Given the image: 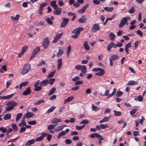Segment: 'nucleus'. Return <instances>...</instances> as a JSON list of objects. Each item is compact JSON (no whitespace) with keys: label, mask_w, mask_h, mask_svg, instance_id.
<instances>
[{"label":"nucleus","mask_w":146,"mask_h":146,"mask_svg":"<svg viewBox=\"0 0 146 146\" xmlns=\"http://www.w3.org/2000/svg\"><path fill=\"white\" fill-rule=\"evenodd\" d=\"M17 105V103L14 101H11L8 102L6 105L9 106L6 108L5 111H8L12 110L14 107L16 106Z\"/></svg>","instance_id":"obj_1"},{"label":"nucleus","mask_w":146,"mask_h":146,"mask_svg":"<svg viewBox=\"0 0 146 146\" xmlns=\"http://www.w3.org/2000/svg\"><path fill=\"white\" fill-rule=\"evenodd\" d=\"M31 69V65L29 64H25L24 65L23 68L21 72L22 75H24L28 72Z\"/></svg>","instance_id":"obj_2"},{"label":"nucleus","mask_w":146,"mask_h":146,"mask_svg":"<svg viewBox=\"0 0 146 146\" xmlns=\"http://www.w3.org/2000/svg\"><path fill=\"white\" fill-rule=\"evenodd\" d=\"M69 21L68 18H63L62 21V22L60 25V27L61 28L65 27L68 24V23Z\"/></svg>","instance_id":"obj_3"},{"label":"nucleus","mask_w":146,"mask_h":146,"mask_svg":"<svg viewBox=\"0 0 146 146\" xmlns=\"http://www.w3.org/2000/svg\"><path fill=\"white\" fill-rule=\"evenodd\" d=\"M100 29V26L98 24H94L93 25L92 28V33L95 32L99 30Z\"/></svg>","instance_id":"obj_4"},{"label":"nucleus","mask_w":146,"mask_h":146,"mask_svg":"<svg viewBox=\"0 0 146 146\" xmlns=\"http://www.w3.org/2000/svg\"><path fill=\"white\" fill-rule=\"evenodd\" d=\"M83 29V28L82 27H78L73 30L72 33L79 35L80 31H82Z\"/></svg>","instance_id":"obj_5"},{"label":"nucleus","mask_w":146,"mask_h":146,"mask_svg":"<svg viewBox=\"0 0 146 146\" xmlns=\"http://www.w3.org/2000/svg\"><path fill=\"white\" fill-rule=\"evenodd\" d=\"M48 134L46 133H43L42 134V135L37 138L35 140V141H40L43 139L44 137L47 135Z\"/></svg>","instance_id":"obj_6"},{"label":"nucleus","mask_w":146,"mask_h":146,"mask_svg":"<svg viewBox=\"0 0 146 146\" xmlns=\"http://www.w3.org/2000/svg\"><path fill=\"white\" fill-rule=\"evenodd\" d=\"M62 121L61 119L55 117L53 118L51 120V123L52 124H56L57 125V123L59 122Z\"/></svg>","instance_id":"obj_7"},{"label":"nucleus","mask_w":146,"mask_h":146,"mask_svg":"<svg viewBox=\"0 0 146 146\" xmlns=\"http://www.w3.org/2000/svg\"><path fill=\"white\" fill-rule=\"evenodd\" d=\"M31 92L30 87H29L27 88L22 93V94L23 95H27L30 94Z\"/></svg>","instance_id":"obj_8"},{"label":"nucleus","mask_w":146,"mask_h":146,"mask_svg":"<svg viewBox=\"0 0 146 146\" xmlns=\"http://www.w3.org/2000/svg\"><path fill=\"white\" fill-rule=\"evenodd\" d=\"M88 5L89 4H87L84 6L81 9H79L78 11V12L80 13H84L86 9L88 7Z\"/></svg>","instance_id":"obj_9"},{"label":"nucleus","mask_w":146,"mask_h":146,"mask_svg":"<svg viewBox=\"0 0 146 146\" xmlns=\"http://www.w3.org/2000/svg\"><path fill=\"white\" fill-rule=\"evenodd\" d=\"M62 33L56 35L53 41V42L54 43L56 42L59 38L62 36Z\"/></svg>","instance_id":"obj_10"},{"label":"nucleus","mask_w":146,"mask_h":146,"mask_svg":"<svg viewBox=\"0 0 146 146\" xmlns=\"http://www.w3.org/2000/svg\"><path fill=\"white\" fill-rule=\"evenodd\" d=\"M55 10L54 11V14L56 15H60L62 12V9L58 7L56 9H54Z\"/></svg>","instance_id":"obj_11"},{"label":"nucleus","mask_w":146,"mask_h":146,"mask_svg":"<svg viewBox=\"0 0 146 146\" xmlns=\"http://www.w3.org/2000/svg\"><path fill=\"white\" fill-rule=\"evenodd\" d=\"M49 40L48 38H45L43 42V45L44 48H46L49 45Z\"/></svg>","instance_id":"obj_12"},{"label":"nucleus","mask_w":146,"mask_h":146,"mask_svg":"<svg viewBox=\"0 0 146 146\" xmlns=\"http://www.w3.org/2000/svg\"><path fill=\"white\" fill-rule=\"evenodd\" d=\"M66 126L64 125H62L60 126H57L55 129V132H58L62 130L63 128L66 127Z\"/></svg>","instance_id":"obj_13"},{"label":"nucleus","mask_w":146,"mask_h":146,"mask_svg":"<svg viewBox=\"0 0 146 146\" xmlns=\"http://www.w3.org/2000/svg\"><path fill=\"white\" fill-rule=\"evenodd\" d=\"M14 94V93H13L6 96H1L0 97L1 99L7 100L12 98Z\"/></svg>","instance_id":"obj_14"},{"label":"nucleus","mask_w":146,"mask_h":146,"mask_svg":"<svg viewBox=\"0 0 146 146\" xmlns=\"http://www.w3.org/2000/svg\"><path fill=\"white\" fill-rule=\"evenodd\" d=\"M57 69L58 70L60 69L62 64V60L61 58H59L58 60Z\"/></svg>","instance_id":"obj_15"},{"label":"nucleus","mask_w":146,"mask_h":146,"mask_svg":"<svg viewBox=\"0 0 146 146\" xmlns=\"http://www.w3.org/2000/svg\"><path fill=\"white\" fill-rule=\"evenodd\" d=\"M87 20V19L85 17V16H83L79 19L78 22L79 23H83L86 22Z\"/></svg>","instance_id":"obj_16"},{"label":"nucleus","mask_w":146,"mask_h":146,"mask_svg":"<svg viewBox=\"0 0 146 146\" xmlns=\"http://www.w3.org/2000/svg\"><path fill=\"white\" fill-rule=\"evenodd\" d=\"M35 140L34 139H32L28 141L25 144V146H30L31 145L34 143Z\"/></svg>","instance_id":"obj_17"},{"label":"nucleus","mask_w":146,"mask_h":146,"mask_svg":"<svg viewBox=\"0 0 146 146\" xmlns=\"http://www.w3.org/2000/svg\"><path fill=\"white\" fill-rule=\"evenodd\" d=\"M48 84V80L46 79L40 82L39 85L40 86H46Z\"/></svg>","instance_id":"obj_18"},{"label":"nucleus","mask_w":146,"mask_h":146,"mask_svg":"<svg viewBox=\"0 0 146 146\" xmlns=\"http://www.w3.org/2000/svg\"><path fill=\"white\" fill-rule=\"evenodd\" d=\"M119 56L117 55L113 54L110 56L109 59L113 60H117L119 59Z\"/></svg>","instance_id":"obj_19"},{"label":"nucleus","mask_w":146,"mask_h":146,"mask_svg":"<svg viewBox=\"0 0 146 146\" xmlns=\"http://www.w3.org/2000/svg\"><path fill=\"white\" fill-rule=\"evenodd\" d=\"M27 118H30L34 116L35 114L33 112H27L26 114H25Z\"/></svg>","instance_id":"obj_20"},{"label":"nucleus","mask_w":146,"mask_h":146,"mask_svg":"<svg viewBox=\"0 0 146 146\" xmlns=\"http://www.w3.org/2000/svg\"><path fill=\"white\" fill-rule=\"evenodd\" d=\"M138 83V82L133 80H130L129 81L127 85H136Z\"/></svg>","instance_id":"obj_21"},{"label":"nucleus","mask_w":146,"mask_h":146,"mask_svg":"<svg viewBox=\"0 0 146 146\" xmlns=\"http://www.w3.org/2000/svg\"><path fill=\"white\" fill-rule=\"evenodd\" d=\"M51 5L54 8V9H56L58 7L56 4V1H52L50 2Z\"/></svg>","instance_id":"obj_22"},{"label":"nucleus","mask_w":146,"mask_h":146,"mask_svg":"<svg viewBox=\"0 0 146 146\" xmlns=\"http://www.w3.org/2000/svg\"><path fill=\"white\" fill-rule=\"evenodd\" d=\"M74 98V97L73 96H70L68 97L64 101V104H65L67 102L72 101V100H73Z\"/></svg>","instance_id":"obj_23"},{"label":"nucleus","mask_w":146,"mask_h":146,"mask_svg":"<svg viewBox=\"0 0 146 146\" xmlns=\"http://www.w3.org/2000/svg\"><path fill=\"white\" fill-rule=\"evenodd\" d=\"M19 15L17 14L15 17L11 16V19L13 21H18L19 19Z\"/></svg>","instance_id":"obj_24"},{"label":"nucleus","mask_w":146,"mask_h":146,"mask_svg":"<svg viewBox=\"0 0 146 146\" xmlns=\"http://www.w3.org/2000/svg\"><path fill=\"white\" fill-rule=\"evenodd\" d=\"M111 116H110L109 117H106L102 119L100 121V123H102L105 122H107L108 121L109 119L110 118V117Z\"/></svg>","instance_id":"obj_25"},{"label":"nucleus","mask_w":146,"mask_h":146,"mask_svg":"<svg viewBox=\"0 0 146 146\" xmlns=\"http://www.w3.org/2000/svg\"><path fill=\"white\" fill-rule=\"evenodd\" d=\"M84 47L87 50L90 49V47L88 45V42L87 41H86L84 43Z\"/></svg>","instance_id":"obj_26"},{"label":"nucleus","mask_w":146,"mask_h":146,"mask_svg":"<svg viewBox=\"0 0 146 146\" xmlns=\"http://www.w3.org/2000/svg\"><path fill=\"white\" fill-rule=\"evenodd\" d=\"M105 73V72L104 69L102 70L100 72L96 73L95 74V75L98 76H103Z\"/></svg>","instance_id":"obj_27"},{"label":"nucleus","mask_w":146,"mask_h":146,"mask_svg":"<svg viewBox=\"0 0 146 146\" xmlns=\"http://www.w3.org/2000/svg\"><path fill=\"white\" fill-rule=\"evenodd\" d=\"M113 42H111L108 45L107 48L108 51H110L111 50V48L113 47Z\"/></svg>","instance_id":"obj_28"},{"label":"nucleus","mask_w":146,"mask_h":146,"mask_svg":"<svg viewBox=\"0 0 146 146\" xmlns=\"http://www.w3.org/2000/svg\"><path fill=\"white\" fill-rule=\"evenodd\" d=\"M63 53V50L62 49H59V51L57 53L56 56L58 58H59L61 56Z\"/></svg>","instance_id":"obj_29"},{"label":"nucleus","mask_w":146,"mask_h":146,"mask_svg":"<svg viewBox=\"0 0 146 146\" xmlns=\"http://www.w3.org/2000/svg\"><path fill=\"white\" fill-rule=\"evenodd\" d=\"M129 19H130V17H126L123 18V21L124 23H125V24L127 25L128 24L127 20Z\"/></svg>","instance_id":"obj_30"},{"label":"nucleus","mask_w":146,"mask_h":146,"mask_svg":"<svg viewBox=\"0 0 146 146\" xmlns=\"http://www.w3.org/2000/svg\"><path fill=\"white\" fill-rule=\"evenodd\" d=\"M44 102V101L43 100H39L37 102H35L33 103V104L34 106H38L40 105L41 103H42Z\"/></svg>","instance_id":"obj_31"},{"label":"nucleus","mask_w":146,"mask_h":146,"mask_svg":"<svg viewBox=\"0 0 146 146\" xmlns=\"http://www.w3.org/2000/svg\"><path fill=\"white\" fill-rule=\"evenodd\" d=\"M56 72V71L54 70L53 72H50L49 74L47 76V78H50L52 77Z\"/></svg>","instance_id":"obj_32"},{"label":"nucleus","mask_w":146,"mask_h":146,"mask_svg":"<svg viewBox=\"0 0 146 146\" xmlns=\"http://www.w3.org/2000/svg\"><path fill=\"white\" fill-rule=\"evenodd\" d=\"M56 108V107L54 106H52L46 111L47 113H50L52 111Z\"/></svg>","instance_id":"obj_33"},{"label":"nucleus","mask_w":146,"mask_h":146,"mask_svg":"<svg viewBox=\"0 0 146 146\" xmlns=\"http://www.w3.org/2000/svg\"><path fill=\"white\" fill-rule=\"evenodd\" d=\"M66 135L65 132L64 131H62L60 132L57 136V138L59 139L62 136L65 135Z\"/></svg>","instance_id":"obj_34"},{"label":"nucleus","mask_w":146,"mask_h":146,"mask_svg":"<svg viewBox=\"0 0 146 146\" xmlns=\"http://www.w3.org/2000/svg\"><path fill=\"white\" fill-rule=\"evenodd\" d=\"M104 9L107 12H111L112 11L114 8L113 7H104Z\"/></svg>","instance_id":"obj_35"},{"label":"nucleus","mask_w":146,"mask_h":146,"mask_svg":"<svg viewBox=\"0 0 146 146\" xmlns=\"http://www.w3.org/2000/svg\"><path fill=\"white\" fill-rule=\"evenodd\" d=\"M56 88L55 87L52 88L50 90L48 94L49 96L52 95L56 91Z\"/></svg>","instance_id":"obj_36"},{"label":"nucleus","mask_w":146,"mask_h":146,"mask_svg":"<svg viewBox=\"0 0 146 146\" xmlns=\"http://www.w3.org/2000/svg\"><path fill=\"white\" fill-rule=\"evenodd\" d=\"M7 70L6 65H5L2 66V68L0 69V72L3 73V71H6Z\"/></svg>","instance_id":"obj_37"},{"label":"nucleus","mask_w":146,"mask_h":146,"mask_svg":"<svg viewBox=\"0 0 146 146\" xmlns=\"http://www.w3.org/2000/svg\"><path fill=\"white\" fill-rule=\"evenodd\" d=\"M11 114L10 113H7L5 114L4 117V119L6 120L10 119L11 117Z\"/></svg>","instance_id":"obj_38"},{"label":"nucleus","mask_w":146,"mask_h":146,"mask_svg":"<svg viewBox=\"0 0 146 146\" xmlns=\"http://www.w3.org/2000/svg\"><path fill=\"white\" fill-rule=\"evenodd\" d=\"M92 109L93 111H97L99 110L100 108L99 107L92 104Z\"/></svg>","instance_id":"obj_39"},{"label":"nucleus","mask_w":146,"mask_h":146,"mask_svg":"<svg viewBox=\"0 0 146 146\" xmlns=\"http://www.w3.org/2000/svg\"><path fill=\"white\" fill-rule=\"evenodd\" d=\"M115 36V35L112 33H111L109 35V37L111 40H113Z\"/></svg>","instance_id":"obj_40"},{"label":"nucleus","mask_w":146,"mask_h":146,"mask_svg":"<svg viewBox=\"0 0 146 146\" xmlns=\"http://www.w3.org/2000/svg\"><path fill=\"white\" fill-rule=\"evenodd\" d=\"M29 83V82L27 81H25L24 82H22L19 85L20 89H21L23 86H25L27 85Z\"/></svg>","instance_id":"obj_41"},{"label":"nucleus","mask_w":146,"mask_h":146,"mask_svg":"<svg viewBox=\"0 0 146 146\" xmlns=\"http://www.w3.org/2000/svg\"><path fill=\"white\" fill-rule=\"evenodd\" d=\"M40 50V48L39 47H37L34 50L33 53L37 54Z\"/></svg>","instance_id":"obj_42"},{"label":"nucleus","mask_w":146,"mask_h":146,"mask_svg":"<svg viewBox=\"0 0 146 146\" xmlns=\"http://www.w3.org/2000/svg\"><path fill=\"white\" fill-rule=\"evenodd\" d=\"M81 70V72L83 74H85L86 73L87 70L86 66L85 65L83 66Z\"/></svg>","instance_id":"obj_43"},{"label":"nucleus","mask_w":146,"mask_h":146,"mask_svg":"<svg viewBox=\"0 0 146 146\" xmlns=\"http://www.w3.org/2000/svg\"><path fill=\"white\" fill-rule=\"evenodd\" d=\"M55 81V79L54 78L49 79L48 80V83H49L50 85H52L53 84Z\"/></svg>","instance_id":"obj_44"},{"label":"nucleus","mask_w":146,"mask_h":146,"mask_svg":"<svg viewBox=\"0 0 146 146\" xmlns=\"http://www.w3.org/2000/svg\"><path fill=\"white\" fill-rule=\"evenodd\" d=\"M22 114L21 113H19L16 116V120L17 122L18 120L22 116Z\"/></svg>","instance_id":"obj_45"},{"label":"nucleus","mask_w":146,"mask_h":146,"mask_svg":"<svg viewBox=\"0 0 146 146\" xmlns=\"http://www.w3.org/2000/svg\"><path fill=\"white\" fill-rule=\"evenodd\" d=\"M113 112L114 113V115L116 116H120L121 114V112L119 111H117L114 110L113 111Z\"/></svg>","instance_id":"obj_46"},{"label":"nucleus","mask_w":146,"mask_h":146,"mask_svg":"<svg viewBox=\"0 0 146 146\" xmlns=\"http://www.w3.org/2000/svg\"><path fill=\"white\" fill-rule=\"evenodd\" d=\"M57 125V124L56 125H53L51 124L50 125H49L47 127V129L48 130H50L52 129H54L55 127Z\"/></svg>","instance_id":"obj_47"},{"label":"nucleus","mask_w":146,"mask_h":146,"mask_svg":"<svg viewBox=\"0 0 146 146\" xmlns=\"http://www.w3.org/2000/svg\"><path fill=\"white\" fill-rule=\"evenodd\" d=\"M12 127L14 131L16 132L17 131L18 129L17 125L16 124L14 123H12Z\"/></svg>","instance_id":"obj_48"},{"label":"nucleus","mask_w":146,"mask_h":146,"mask_svg":"<svg viewBox=\"0 0 146 146\" xmlns=\"http://www.w3.org/2000/svg\"><path fill=\"white\" fill-rule=\"evenodd\" d=\"M85 126L84 125H83L81 126H76L75 128L77 130H81Z\"/></svg>","instance_id":"obj_49"},{"label":"nucleus","mask_w":146,"mask_h":146,"mask_svg":"<svg viewBox=\"0 0 146 146\" xmlns=\"http://www.w3.org/2000/svg\"><path fill=\"white\" fill-rule=\"evenodd\" d=\"M46 21L50 25H52L53 23V21H52L51 19L49 17L46 18Z\"/></svg>","instance_id":"obj_50"},{"label":"nucleus","mask_w":146,"mask_h":146,"mask_svg":"<svg viewBox=\"0 0 146 146\" xmlns=\"http://www.w3.org/2000/svg\"><path fill=\"white\" fill-rule=\"evenodd\" d=\"M98 134L97 133H93L90 135V137L92 138H94L95 137L97 138V137H98L97 136L98 135Z\"/></svg>","instance_id":"obj_51"},{"label":"nucleus","mask_w":146,"mask_h":146,"mask_svg":"<svg viewBox=\"0 0 146 146\" xmlns=\"http://www.w3.org/2000/svg\"><path fill=\"white\" fill-rule=\"evenodd\" d=\"M89 123V121L88 120H84L82 121L81 122H80V124H83L86 125L88 123Z\"/></svg>","instance_id":"obj_52"},{"label":"nucleus","mask_w":146,"mask_h":146,"mask_svg":"<svg viewBox=\"0 0 146 146\" xmlns=\"http://www.w3.org/2000/svg\"><path fill=\"white\" fill-rule=\"evenodd\" d=\"M100 126L101 128L102 129H104L106 128L107 127H108V125L107 124L104 125L102 124H100Z\"/></svg>","instance_id":"obj_53"},{"label":"nucleus","mask_w":146,"mask_h":146,"mask_svg":"<svg viewBox=\"0 0 146 146\" xmlns=\"http://www.w3.org/2000/svg\"><path fill=\"white\" fill-rule=\"evenodd\" d=\"M26 122L25 121H21V122L18 125L19 126H23L26 125Z\"/></svg>","instance_id":"obj_54"},{"label":"nucleus","mask_w":146,"mask_h":146,"mask_svg":"<svg viewBox=\"0 0 146 146\" xmlns=\"http://www.w3.org/2000/svg\"><path fill=\"white\" fill-rule=\"evenodd\" d=\"M135 11V10L134 7H133L128 11V12L130 14H131L133 13Z\"/></svg>","instance_id":"obj_55"},{"label":"nucleus","mask_w":146,"mask_h":146,"mask_svg":"<svg viewBox=\"0 0 146 146\" xmlns=\"http://www.w3.org/2000/svg\"><path fill=\"white\" fill-rule=\"evenodd\" d=\"M84 65L81 66L80 65H77L75 66V68L76 69L78 70H80L82 68L83 66Z\"/></svg>","instance_id":"obj_56"},{"label":"nucleus","mask_w":146,"mask_h":146,"mask_svg":"<svg viewBox=\"0 0 146 146\" xmlns=\"http://www.w3.org/2000/svg\"><path fill=\"white\" fill-rule=\"evenodd\" d=\"M28 49V46H23L22 48V53H24Z\"/></svg>","instance_id":"obj_57"},{"label":"nucleus","mask_w":146,"mask_h":146,"mask_svg":"<svg viewBox=\"0 0 146 146\" xmlns=\"http://www.w3.org/2000/svg\"><path fill=\"white\" fill-rule=\"evenodd\" d=\"M47 3H41L40 6L39 8L43 10V8L47 5Z\"/></svg>","instance_id":"obj_58"},{"label":"nucleus","mask_w":146,"mask_h":146,"mask_svg":"<svg viewBox=\"0 0 146 146\" xmlns=\"http://www.w3.org/2000/svg\"><path fill=\"white\" fill-rule=\"evenodd\" d=\"M42 88L41 86H37L35 87L34 90L36 91H38L41 90Z\"/></svg>","instance_id":"obj_59"},{"label":"nucleus","mask_w":146,"mask_h":146,"mask_svg":"<svg viewBox=\"0 0 146 146\" xmlns=\"http://www.w3.org/2000/svg\"><path fill=\"white\" fill-rule=\"evenodd\" d=\"M0 131H1L3 133H5L7 131V129L6 128H4L3 127H0Z\"/></svg>","instance_id":"obj_60"},{"label":"nucleus","mask_w":146,"mask_h":146,"mask_svg":"<svg viewBox=\"0 0 146 146\" xmlns=\"http://www.w3.org/2000/svg\"><path fill=\"white\" fill-rule=\"evenodd\" d=\"M137 110V109H134L130 111V114L131 115H133L136 112Z\"/></svg>","instance_id":"obj_61"},{"label":"nucleus","mask_w":146,"mask_h":146,"mask_svg":"<svg viewBox=\"0 0 146 146\" xmlns=\"http://www.w3.org/2000/svg\"><path fill=\"white\" fill-rule=\"evenodd\" d=\"M125 25L123 21V19L121 21V22L119 25V26L120 28H122Z\"/></svg>","instance_id":"obj_62"},{"label":"nucleus","mask_w":146,"mask_h":146,"mask_svg":"<svg viewBox=\"0 0 146 146\" xmlns=\"http://www.w3.org/2000/svg\"><path fill=\"white\" fill-rule=\"evenodd\" d=\"M103 69L100 68H95L93 69L92 71L95 72L100 71Z\"/></svg>","instance_id":"obj_63"},{"label":"nucleus","mask_w":146,"mask_h":146,"mask_svg":"<svg viewBox=\"0 0 146 146\" xmlns=\"http://www.w3.org/2000/svg\"><path fill=\"white\" fill-rule=\"evenodd\" d=\"M123 94V92L120 91H119L117 92L116 94V96L117 97H120Z\"/></svg>","instance_id":"obj_64"}]
</instances>
